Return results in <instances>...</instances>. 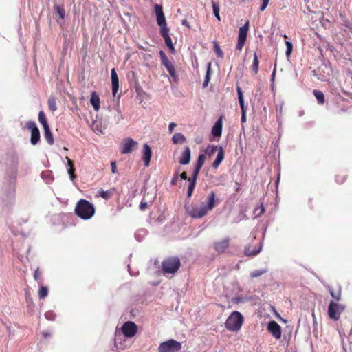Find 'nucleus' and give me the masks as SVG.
<instances>
[{
    "mask_svg": "<svg viewBox=\"0 0 352 352\" xmlns=\"http://www.w3.org/2000/svg\"><path fill=\"white\" fill-rule=\"evenodd\" d=\"M197 177H195V175H192V177H189L188 179L189 184L195 185L196 184V182H197Z\"/></svg>",
    "mask_w": 352,
    "mask_h": 352,
    "instance_id": "nucleus-45",
    "label": "nucleus"
},
{
    "mask_svg": "<svg viewBox=\"0 0 352 352\" xmlns=\"http://www.w3.org/2000/svg\"><path fill=\"white\" fill-rule=\"evenodd\" d=\"M182 348L181 342L174 339H170L160 343L158 352H179Z\"/></svg>",
    "mask_w": 352,
    "mask_h": 352,
    "instance_id": "nucleus-5",
    "label": "nucleus"
},
{
    "mask_svg": "<svg viewBox=\"0 0 352 352\" xmlns=\"http://www.w3.org/2000/svg\"><path fill=\"white\" fill-rule=\"evenodd\" d=\"M180 177L183 180H186L188 179V177H187V173L186 172H183L181 175H180Z\"/></svg>",
    "mask_w": 352,
    "mask_h": 352,
    "instance_id": "nucleus-53",
    "label": "nucleus"
},
{
    "mask_svg": "<svg viewBox=\"0 0 352 352\" xmlns=\"http://www.w3.org/2000/svg\"><path fill=\"white\" fill-rule=\"evenodd\" d=\"M206 160V156L204 154H200L198 157V160L197 162L196 166L198 168H201L204 164V161Z\"/></svg>",
    "mask_w": 352,
    "mask_h": 352,
    "instance_id": "nucleus-39",
    "label": "nucleus"
},
{
    "mask_svg": "<svg viewBox=\"0 0 352 352\" xmlns=\"http://www.w3.org/2000/svg\"><path fill=\"white\" fill-rule=\"evenodd\" d=\"M54 9L58 17L61 19H64L65 15L64 8L60 5L56 4L54 5Z\"/></svg>",
    "mask_w": 352,
    "mask_h": 352,
    "instance_id": "nucleus-27",
    "label": "nucleus"
},
{
    "mask_svg": "<svg viewBox=\"0 0 352 352\" xmlns=\"http://www.w3.org/2000/svg\"><path fill=\"white\" fill-rule=\"evenodd\" d=\"M218 148L219 147L217 146H211L210 147L209 155H210L214 153L217 151H218Z\"/></svg>",
    "mask_w": 352,
    "mask_h": 352,
    "instance_id": "nucleus-47",
    "label": "nucleus"
},
{
    "mask_svg": "<svg viewBox=\"0 0 352 352\" xmlns=\"http://www.w3.org/2000/svg\"><path fill=\"white\" fill-rule=\"evenodd\" d=\"M195 185L193 184H189L188 187V192L187 195L188 197H190L193 193V191L195 190Z\"/></svg>",
    "mask_w": 352,
    "mask_h": 352,
    "instance_id": "nucleus-44",
    "label": "nucleus"
},
{
    "mask_svg": "<svg viewBox=\"0 0 352 352\" xmlns=\"http://www.w3.org/2000/svg\"><path fill=\"white\" fill-rule=\"evenodd\" d=\"M90 102L96 111H98L100 109V99L98 94L96 91H93L91 93Z\"/></svg>",
    "mask_w": 352,
    "mask_h": 352,
    "instance_id": "nucleus-21",
    "label": "nucleus"
},
{
    "mask_svg": "<svg viewBox=\"0 0 352 352\" xmlns=\"http://www.w3.org/2000/svg\"><path fill=\"white\" fill-rule=\"evenodd\" d=\"M245 301V298L241 296L235 297L232 299V302L234 304H239L241 302H244Z\"/></svg>",
    "mask_w": 352,
    "mask_h": 352,
    "instance_id": "nucleus-41",
    "label": "nucleus"
},
{
    "mask_svg": "<svg viewBox=\"0 0 352 352\" xmlns=\"http://www.w3.org/2000/svg\"><path fill=\"white\" fill-rule=\"evenodd\" d=\"M266 272V270H255V271H253L250 273V276L254 278H256V277H258L260 276H261L262 274H265Z\"/></svg>",
    "mask_w": 352,
    "mask_h": 352,
    "instance_id": "nucleus-40",
    "label": "nucleus"
},
{
    "mask_svg": "<svg viewBox=\"0 0 352 352\" xmlns=\"http://www.w3.org/2000/svg\"><path fill=\"white\" fill-rule=\"evenodd\" d=\"M314 95L316 98L318 104H323L324 103V95L320 90H314Z\"/></svg>",
    "mask_w": 352,
    "mask_h": 352,
    "instance_id": "nucleus-28",
    "label": "nucleus"
},
{
    "mask_svg": "<svg viewBox=\"0 0 352 352\" xmlns=\"http://www.w3.org/2000/svg\"><path fill=\"white\" fill-rule=\"evenodd\" d=\"M210 75H211V64H208V68L206 72V75L205 76L204 82L203 83V87L206 88L208 87V83L210 80Z\"/></svg>",
    "mask_w": 352,
    "mask_h": 352,
    "instance_id": "nucleus-29",
    "label": "nucleus"
},
{
    "mask_svg": "<svg viewBox=\"0 0 352 352\" xmlns=\"http://www.w3.org/2000/svg\"><path fill=\"white\" fill-rule=\"evenodd\" d=\"M138 145V142L132 138H128L124 139L121 144V153L126 154L132 152L133 149Z\"/></svg>",
    "mask_w": 352,
    "mask_h": 352,
    "instance_id": "nucleus-12",
    "label": "nucleus"
},
{
    "mask_svg": "<svg viewBox=\"0 0 352 352\" xmlns=\"http://www.w3.org/2000/svg\"><path fill=\"white\" fill-rule=\"evenodd\" d=\"M38 118L39 122L42 124L43 129H46V128L50 127V126H49V124L47 123V118L45 116V113L43 111H41L38 113Z\"/></svg>",
    "mask_w": 352,
    "mask_h": 352,
    "instance_id": "nucleus-26",
    "label": "nucleus"
},
{
    "mask_svg": "<svg viewBox=\"0 0 352 352\" xmlns=\"http://www.w3.org/2000/svg\"><path fill=\"white\" fill-rule=\"evenodd\" d=\"M344 305L331 301L328 307L329 317L333 320H338L341 313L344 311Z\"/></svg>",
    "mask_w": 352,
    "mask_h": 352,
    "instance_id": "nucleus-6",
    "label": "nucleus"
},
{
    "mask_svg": "<svg viewBox=\"0 0 352 352\" xmlns=\"http://www.w3.org/2000/svg\"><path fill=\"white\" fill-rule=\"evenodd\" d=\"M214 50L218 57H220L221 58H223L224 54L221 50L220 46L216 41L214 42Z\"/></svg>",
    "mask_w": 352,
    "mask_h": 352,
    "instance_id": "nucleus-35",
    "label": "nucleus"
},
{
    "mask_svg": "<svg viewBox=\"0 0 352 352\" xmlns=\"http://www.w3.org/2000/svg\"><path fill=\"white\" fill-rule=\"evenodd\" d=\"M160 34L164 38L166 46L171 50V52L175 51V48L172 43V39L169 35V28L166 30H161Z\"/></svg>",
    "mask_w": 352,
    "mask_h": 352,
    "instance_id": "nucleus-18",
    "label": "nucleus"
},
{
    "mask_svg": "<svg viewBox=\"0 0 352 352\" xmlns=\"http://www.w3.org/2000/svg\"><path fill=\"white\" fill-rule=\"evenodd\" d=\"M276 65H275V67H274V71H273L272 74V80H274L275 74H276Z\"/></svg>",
    "mask_w": 352,
    "mask_h": 352,
    "instance_id": "nucleus-57",
    "label": "nucleus"
},
{
    "mask_svg": "<svg viewBox=\"0 0 352 352\" xmlns=\"http://www.w3.org/2000/svg\"><path fill=\"white\" fill-rule=\"evenodd\" d=\"M285 44H286V45H287L286 54H287V56H289V55H290V54H291V52H292V47H293V46H292V43H291V42H289V41H286Z\"/></svg>",
    "mask_w": 352,
    "mask_h": 352,
    "instance_id": "nucleus-43",
    "label": "nucleus"
},
{
    "mask_svg": "<svg viewBox=\"0 0 352 352\" xmlns=\"http://www.w3.org/2000/svg\"><path fill=\"white\" fill-rule=\"evenodd\" d=\"M201 168H198V166H196V167H195V170H194V172H193L192 175H195V177H197L198 174H199V171H200Z\"/></svg>",
    "mask_w": 352,
    "mask_h": 352,
    "instance_id": "nucleus-52",
    "label": "nucleus"
},
{
    "mask_svg": "<svg viewBox=\"0 0 352 352\" xmlns=\"http://www.w3.org/2000/svg\"><path fill=\"white\" fill-rule=\"evenodd\" d=\"M138 329L137 324L132 321L124 322L121 328L122 333L126 338L133 337L137 333Z\"/></svg>",
    "mask_w": 352,
    "mask_h": 352,
    "instance_id": "nucleus-8",
    "label": "nucleus"
},
{
    "mask_svg": "<svg viewBox=\"0 0 352 352\" xmlns=\"http://www.w3.org/2000/svg\"><path fill=\"white\" fill-rule=\"evenodd\" d=\"M224 159V151L221 146L218 148V153L215 160L212 163V167L217 169Z\"/></svg>",
    "mask_w": 352,
    "mask_h": 352,
    "instance_id": "nucleus-23",
    "label": "nucleus"
},
{
    "mask_svg": "<svg viewBox=\"0 0 352 352\" xmlns=\"http://www.w3.org/2000/svg\"><path fill=\"white\" fill-rule=\"evenodd\" d=\"M260 252V250L258 249H251L250 246L246 247L245 248L244 253L246 256H255Z\"/></svg>",
    "mask_w": 352,
    "mask_h": 352,
    "instance_id": "nucleus-34",
    "label": "nucleus"
},
{
    "mask_svg": "<svg viewBox=\"0 0 352 352\" xmlns=\"http://www.w3.org/2000/svg\"><path fill=\"white\" fill-rule=\"evenodd\" d=\"M148 208V203L143 199L140 204V210L142 211L145 210Z\"/></svg>",
    "mask_w": 352,
    "mask_h": 352,
    "instance_id": "nucleus-42",
    "label": "nucleus"
},
{
    "mask_svg": "<svg viewBox=\"0 0 352 352\" xmlns=\"http://www.w3.org/2000/svg\"><path fill=\"white\" fill-rule=\"evenodd\" d=\"M213 12L218 21H221V16L219 14V5L218 1H212Z\"/></svg>",
    "mask_w": 352,
    "mask_h": 352,
    "instance_id": "nucleus-33",
    "label": "nucleus"
},
{
    "mask_svg": "<svg viewBox=\"0 0 352 352\" xmlns=\"http://www.w3.org/2000/svg\"><path fill=\"white\" fill-rule=\"evenodd\" d=\"M111 76L112 83V94L113 96H116L119 89V78L114 68L111 69Z\"/></svg>",
    "mask_w": 352,
    "mask_h": 352,
    "instance_id": "nucleus-17",
    "label": "nucleus"
},
{
    "mask_svg": "<svg viewBox=\"0 0 352 352\" xmlns=\"http://www.w3.org/2000/svg\"><path fill=\"white\" fill-rule=\"evenodd\" d=\"M182 24H183L184 25H186V26H187V27H188V28H189V23H188V22L187 21V20L184 19V20H182Z\"/></svg>",
    "mask_w": 352,
    "mask_h": 352,
    "instance_id": "nucleus-56",
    "label": "nucleus"
},
{
    "mask_svg": "<svg viewBox=\"0 0 352 352\" xmlns=\"http://www.w3.org/2000/svg\"><path fill=\"white\" fill-rule=\"evenodd\" d=\"M215 192L210 191L207 197L206 202L202 201L199 204H194L191 206L186 207L188 214L195 219L204 217L215 207Z\"/></svg>",
    "mask_w": 352,
    "mask_h": 352,
    "instance_id": "nucleus-1",
    "label": "nucleus"
},
{
    "mask_svg": "<svg viewBox=\"0 0 352 352\" xmlns=\"http://www.w3.org/2000/svg\"><path fill=\"white\" fill-rule=\"evenodd\" d=\"M47 105L50 110L52 112H54L56 110V100L54 96H50L47 100Z\"/></svg>",
    "mask_w": 352,
    "mask_h": 352,
    "instance_id": "nucleus-30",
    "label": "nucleus"
},
{
    "mask_svg": "<svg viewBox=\"0 0 352 352\" xmlns=\"http://www.w3.org/2000/svg\"><path fill=\"white\" fill-rule=\"evenodd\" d=\"M349 342L352 344V328L348 336Z\"/></svg>",
    "mask_w": 352,
    "mask_h": 352,
    "instance_id": "nucleus-55",
    "label": "nucleus"
},
{
    "mask_svg": "<svg viewBox=\"0 0 352 352\" xmlns=\"http://www.w3.org/2000/svg\"><path fill=\"white\" fill-rule=\"evenodd\" d=\"M268 3L269 1H263L261 7H260V10L261 12H263V10H265V9L267 8V5H268Z\"/></svg>",
    "mask_w": 352,
    "mask_h": 352,
    "instance_id": "nucleus-51",
    "label": "nucleus"
},
{
    "mask_svg": "<svg viewBox=\"0 0 352 352\" xmlns=\"http://www.w3.org/2000/svg\"><path fill=\"white\" fill-rule=\"evenodd\" d=\"M329 291L331 294V296L336 299V300H339L341 297V292L340 290H338V292H334L333 289L329 287Z\"/></svg>",
    "mask_w": 352,
    "mask_h": 352,
    "instance_id": "nucleus-37",
    "label": "nucleus"
},
{
    "mask_svg": "<svg viewBox=\"0 0 352 352\" xmlns=\"http://www.w3.org/2000/svg\"><path fill=\"white\" fill-rule=\"evenodd\" d=\"M44 136L50 145H52L54 144V138L50 127L44 129Z\"/></svg>",
    "mask_w": 352,
    "mask_h": 352,
    "instance_id": "nucleus-25",
    "label": "nucleus"
},
{
    "mask_svg": "<svg viewBox=\"0 0 352 352\" xmlns=\"http://www.w3.org/2000/svg\"><path fill=\"white\" fill-rule=\"evenodd\" d=\"M268 331L276 338L280 339L281 337V327L274 320L270 321L267 327Z\"/></svg>",
    "mask_w": 352,
    "mask_h": 352,
    "instance_id": "nucleus-14",
    "label": "nucleus"
},
{
    "mask_svg": "<svg viewBox=\"0 0 352 352\" xmlns=\"http://www.w3.org/2000/svg\"><path fill=\"white\" fill-rule=\"evenodd\" d=\"M111 166L112 173H116L117 172L116 162V161L111 162Z\"/></svg>",
    "mask_w": 352,
    "mask_h": 352,
    "instance_id": "nucleus-49",
    "label": "nucleus"
},
{
    "mask_svg": "<svg viewBox=\"0 0 352 352\" xmlns=\"http://www.w3.org/2000/svg\"><path fill=\"white\" fill-rule=\"evenodd\" d=\"M26 128L31 131L30 142L32 145H36L40 140V131L36 123L33 121H29L26 123Z\"/></svg>",
    "mask_w": 352,
    "mask_h": 352,
    "instance_id": "nucleus-7",
    "label": "nucleus"
},
{
    "mask_svg": "<svg viewBox=\"0 0 352 352\" xmlns=\"http://www.w3.org/2000/svg\"><path fill=\"white\" fill-rule=\"evenodd\" d=\"M173 143L177 144L179 143H184L186 141V137L182 133H176L172 138Z\"/></svg>",
    "mask_w": 352,
    "mask_h": 352,
    "instance_id": "nucleus-24",
    "label": "nucleus"
},
{
    "mask_svg": "<svg viewBox=\"0 0 352 352\" xmlns=\"http://www.w3.org/2000/svg\"><path fill=\"white\" fill-rule=\"evenodd\" d=\"M155 11L157 17V22L158 25L160 27V30L168 29V28L167 27V23L163 12L162 6L158 4H155Z\"/></svg>",
    "mask_w": 352,
    "mask_h": 352,
    "instance_id": "nucleus-10",
    "label": "nucleus"
},
{
    "mask_svg": "<svg viewBox=\"0 0 352 352\" xmlns=\"http://www.w3.org/2000/svg\"><path fill=\"white\" fill-rule=\"evenodd\" d=\"M236 89H237L239 102L240 107L241 109V122L244 123L246 122V115H245L246 110H245V104H244L243 91H242L241 88L239 86L237 87Z\"/></svg>",
    "mask_w": 352,
    "mask_h": 352,
    "instance_id": "nucleus-15",
    "label": "nucleus"
},
{
    "mask_svg": "<svg viewBox=\"0 0 352 352\" xmlns=\"http://www.w3.org/2000/svg\"><path fill=\"white\" fill-rule=\"evenodd\" d=\"M346 180V176L344 173L338 174L336 176V182L338 184H344Z\"/></svg>",
    "mask_w": 352,
    "mask_h": 352,
    "instance_id": "nucleus-36",
    "label": "nucleus"
},
{
    "mask_svg": "<svg viewBox=\"0 0 352 352\" xmlns=\"http://www.w3.org/2000/svg\"><path fill=\"white\" fill-rule=\"evenodd\" d=\"M243 321L244 318L242 314L237 311H234L227 318L225 327L230 331H237L241 328Z\"/></svg>",
    "mask_w": 352,
    "mask_h": 352,
    "instance_id": "nucleus-3",
    "label": "nucleus"
},
{
    "mask_svg": "<svg viewBox=\"0 0 352 352\" xmlns=\"http://www.w3.org/2000/svg\"><path fill=\"white\" fill-rule=\"evenodd\" d=\"M223 128V116H220L212 128V134L214 137H221Z\"/></svg>",
    "mask_w": 352,
    "mask_h": 352,
    "instance_id": "nucleus-16",
    "label": "nucleus"
},
{
    "mask_svg": "<svg viewBox=\"0 0 352 352\" xmlns=\"http://www.w3.org/2000/svg\"><path fill=\"white\" fill-rule=\"evenodd\" d=\"M48 294V289L47 287L42 286L38 291L39 298L43 299Z\"/></svg>",
    "mask_w": 352,
    "mask_h": 352,
    "instance_id": "nucleus-38",
    "label": "nucleus"
},
{
    "mask_svg": "<svg viewBox=\"0 0 352 352\" xmlns=\"http://www.w3.org/2000/svg\"><path fill=\"white\" fill-rule=\"evenodd\" d=\"M75 213L82 219H89L95 213V208L89 201L82 199L76 204Z\"/></svg>",
    "mask_w": 352,
    "mask_h": 352,
    "instance_id": "nucleus-2",
    "label": "nucleus"
},
{
    "mask_svg": "<svg viewBox=\"0 0 352 352\" xmlns=\"http://www.w3.org/2000/svg\"><path fill=\"white\" fill-rule=\"evenodd\" d=\"M258 65H259V60H258L256 52H255L254 54V59H253V63H252V70L254 71L255 74H258Z\"/></svg>",
    "mask_w": 352,
    "mask_h": 352,
    "instance_id": "nucleus-32",
    "label": "nucleus"
},
{
    "mask_svg": "<svg viewBox=\"0 0 352 352\" xmlns=\"http://www.w3.org/2000/svg\"><path fill=\"white\" fill-rule=\"evenodd\" d=\"M160 56L161 58L162 64L166 67L167 71L168 72L169 74L172 77H175L176 72L175 69V67L172 62L168 58L166 54L162 51H160Z\"/></svg>",
    "mask_w": 352,
    "mask_h": 352,
    "instance_id": "nucleus-11",
    "label": "nucleus"
},
{
    "mask_svg": "<svg viewBox=\"0 0 352 352\" xmlns=\"http://www.w3.org/2000/svg\"><path fill=\"white\" fill-rule=\"evenodd\" d=\"M180 266V259L177 256L168 257L162 262V270L164 274L176 273Z\"/></svg>",
    "mask_w": 352,
    "mask_h": 352,
    "instance_id": "nucleus-4",
    "label": "nucleus"
},
{
    "mask_svg": "<svg viewBox=\"0 0 352 352\" xmlns=\"http://www.w3.org/2000/svg\"><path fill=\"white\" fill-rule=\"evenodd\" d=\"M190 148L186 146L179 159V164L182 165L188 164L190 161Z\"/></svg>",
    "mask_w": 352,
    "mask_h": 352,
    "instance_id": "nucleus-20",
    "label": "nucleus"
},
{
    "mask_svg": "<svg viewBox=\"0 0 352 352\" xmlns=\"http://www.w3.org/2000/svg\"><path fill=\"white\" fill-rule=\"evenodd\" d=\"M65 159L67 161V173L69 175L70 179L72 182H74L76 178V175H75V168H74V162L68 157H66Z\"/></svg>",
    "mask_w": 352,
    "mask_h": 352,
    "instance_id": "nucleus-22",
    "label": "nucleus"
},
{
    "mask_svg": "<svg viewBox=\"0 0 352 352\" xmlns=\"http://www.w3.org/2000/svg\"><path fill=\"white\" fill-rule=\"evenodd\" d=\"M178 179H179L178 173H176L171 179V182H170L171 185L172 186L176 185L177 182L178 181Z\"/></svg>",
    "mask_w": 352,
    "mask_h": 352,
    "instance_id": "nucleus-46",
    "label": "nucleus"
},
{
    "mask_svg": "<svg viewBox=\"0 0 352 352\" xmlns=\"http://www.w3.org/2000/svg\"><path fill=\"white\" fill-rule=\"evenodd\" d=\"M230 244V238H224L214 243V249L217 253L223 254L229 248Z\"/></svg>",
    "mask_w": 352,
    "mask_h": 352,
    "instance_id": "nucleus-13",
    "label": "nucleus"
},
{
    "mask_svg": "<svg viewBox=\"0 0 352 352\" xmlns=\"http://www.w3.org/2000/svg\"><path fill=\"white\" fill-rule=\"evenodd\" d=\"M249 29V21H247L246 23L239 28L238 41L236 44V49L241 50L245 43L248 31Z\"/></svg>",
    "mask_w": 352,
    "mask_h": 352,
    "instance_id": "nucleus-9",
    "label": "nucleus"
},
{
    "mask_svg": "<svg viewBox=\"0 0 352 352\" xmlns=\"http://www.w3.org/2000/svg\"><path fill=\"white\" fill-rule=\"evenodd\" d=\"M113 191L114 190H109L106 191L102 190L99 192V196L106 200H108L113 195Z\"/></svg>",
    "mask_w": 352,
    "mask_h": 352,
    "instance_id": "nucleus-31",
    "label": "nucleus"
},
{
    "mask_svg": "<svg viewBox=\"0 0 352 352\" xmlns=\"http://www.w3.org/2000/svg\"><path fill=\"white\" fill-rule=\"evenodd\" d=\"M38 276H39V270L38 269H36L35 271H34V277L36 280H37L38 278Z\"/></svg>",
    "mask_w": 352,
    "mask_h": 352,
    "instance_id": "nucleus-54",
    "label": "nucleus"
},
{
    "mask_svg": "<svg viewBox=\"0 0 352 352\" xmlns=\"http://www.w3.org/2000/svg\"><path fill=\"white\" fill-rule=\"evenodd\" d=\"M177 126V124L175 122H170L168 126V130L169 132L171 133H173L175 127Z\"/></svg>",
    "mask_w": 352,
    "mask_h": 352,
    "instance_id": "nucleus-50",
    "label": "nucleus"
},
{
    "mask_svg": "<svg viewBox=\"0 0 352 352\" xmlns=\"http://www.w3.org/2000/svg\"><path fill=\"white\" fill-rule=\"evenodd\" d=\"M258 209H260V212H259V213H258V214H256L257 216H260V215H261V214H263V213H264V212H265V208H264V206H263V204H261V206H260V207H258V208L255 209L254 213H256V212Z\"/></svg>",
    "mask_w": 352,
    "mask_h": 352,
    "instance_id": "nucleus-48",
    "label": "nucleus"
},
{
    "mask_svg": "<svg viewBox=\"0 0 352 352\" xmlns=\"http://www.w3.org/2000/svg\"><path fill=\"white\" fill-rule=\"evenodd\" d=\"M152 155V152L150 146L145 144L143 146V157L142 160L144 162V165L146 167H148L150 164L151 158Z\"/></svg>",
    "mask_w": 352,
    "mask_h": 352,
    "instance_id": "nucleus-19",
    "label": "nucleus"
}]
</instances>
